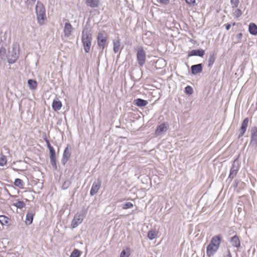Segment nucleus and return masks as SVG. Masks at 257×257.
Segmentation results:
<instances>
[{
  "label": "nucleus",
  "instance_id": "nucleus-1",
  "mask_svg": "<svg viewBox=\"0 0 257 257\" xmlns=\"http://www.w3.org/2000/svg\"><path fill=\"white\" fill-rule=\"evenodd\" d=\"M92 40V32L90 28L85 27L82 32L81 41L85 53L90 52Z\"/></svg>",
  "mask_w": 257,
  "mask_h": 257
},
{
  "label": "nucleus",
  "instance_id": "nucleus-2",
  "mask_svg": "<svg viewBox=\"0 0 257 257\" xmlns=\"http://www.w3.org/2000/svg\"><path fill=\"white\" fill-rule=\"evenodd\" d=\"M35 13L38 23L41 26L44 25L47 20L46 10L43 3L39 1L37 2L35 6Z\"/></svg>",
  "mask_w": 257,
  "mask_h": 257
},
{
  "label": "nucleus",
  "instance_id": "nucleus-3",
  "mask_svg": "<svg viewBox=\"0 0 257 257\" xmlns=\"http://www.w3.org/2000/svg\"><path fill=\"white\" fill-rule=\"evenodd\" d=\"M19 56V46L17 44H14L12 50L9 51L8 62L10 64L15 63Z\"/></svg>",
  "mask_w": 257,
  "mask_h": 257
},
{
  "label": "nucleus",
  "instance_id": "nucleus-4",
  "mask_svg": "<svg viewBox=\"0 0 257 257\" xmlns=\"http://www.w3.org/2000/svg\"><path fill=\"white\" fill-rule=\"evenodd\" d=\"M86 211L83 210L77 212L74 216L71 223L72 228H76L82 223L83 219L86 216Z\"/></svg>",
  "mask_w": 257,
  "mask_h": 257
},
{
  "label": "nucleus",
  "instance_id": "nucleus-5",
  "mask_svg": "<svg viewBox=\"0 0 257 257\" xmlns=\"http://www.w3.org/2000/svg\"><path fill=\"white\" fill-rule=\"evenodd\" d=\"M137 60L140 67H143L146 63V53L142 47L138 48L137 50Z\"/></svg>",
  "mask_w": 257,
  "mask_h": 257
},
{
  "label": "nucleus",
  "instance_id": "nucleus-6",
  "mask_svg": "<svg viewBox=\"0 0 257 257\" xmlns=\"http://www.w3.org/2000/svg\"><path fill=\"white\" fill-rule=\"evenodd\" d=\"M106 41L107 36L106 33L104 31L99 32L97 37V43L101 53H102L105 48Z\"/></svg>",
  "mask_w": 257,
  "mask_h": 257
},
{
  "label": "nucleus",
  "instance_id": "nucleus-7",
  "mask_svg": "<svg viewBox=\"0 0 257 257\" xmlns=\"http://www.w3.org/2000/svg\"><path fill=\"white\" fill-rule=\"evenodd\" d=\"M239 169V162L237 159H235L232 162L228 179L232 180L236 176Z\"/></svg>",
  "mask_w": 257,
  "mask_h": 257
},
{
  "label": "nucleus",
  "instance_id": "nucleus-8",
  "mask_svg": "<svg viewBox=\"0 0 257 257\" xmlns=\"http://www.w3.org/2000/svg\"><path fill=\"white\" fill-rule=\"evenodd\" d=\"M101 185V180L98 178L96 181H94L92 184L91 188L90 191V195L91 196L95 195L99 191Z\"/></svg>",
  "mask_w": 257,
  "mask_h": 257
},
{
  "label": "nucleus",
  "instance_id": "nucleus-9",
  "mask_svg": "<svg viewBox=\"0 0 257 257\" xmlns=\"http://www.w3.org/2000/svg\"><path fill=\"white\" fill-rule=\"evenodd\" d=\"M71 148L70 147V145H67L63 152V156L61 160V163L63 165H65L69 160L71 156Z\"/></svg>",
  "mask_w": 257,
  "mask_h": 257
},
{
  "label": "nucleus",
  "instance_id": "nucleus-10",
  "mask_svg": "<svg viewBox=\"0 0 257 257\" xmlns=\"http://www.w3.org/2000/svg\"><path fill=\"white\" fill-rule=\"evenodd\" d=\"M221 240H222V236L220 234L215 235L211 238V241H210V243H209V244L219 248L220 246Z\"/></svg>",
  "mask_w": 257,
  "mask_h": 257
},
{
  "label": "nucleus",
  "instance_id": "nucleus-11",
  "mask_svg": "<svg viewBox=\"0 0 257 257\" xmlns=\"http://www.w3.org/2000/svg\"><path fill=\"white\" fill-rule=\"evenodd\" d=\"M169 128V125L167 122H163L159 125L156 130L155 134L157 135L161 134L163 132H166Z\"/></svg>",
  "mask_w": 257,
  "mask_h": 257
},
{
  "label": "nucleus",
  "instance_id": "nucleus-12",
  "mask_svg": "<svg viewBox=\"0 0 257 257\" xmlns=\"http://www.w3.org/2000/svg\"><path fill=\"white\" fill-rule=\"evenodd\" d=\"M35 211L34 210H29L26 214L25 223L27 225H30L32 223Z\"/></svg>",
  "mask_w": 257,
  "mask_h": 257
},
{
  "label": "nucleus",
  "instance_id": "nucleus-13",
  "mask_svg": "<svg viewBox=\"0 0 257 257\" xmlns=\"http://www.w3.org/2000/svg\"><path fill=\"white\" fill-rule=\"evenodd\" d=\"M203 64L202 63L193 65L191 67V73L193 75H196L202 71Z\"/></svg>",
  "mask_w": 257,
  "mask_h": 257
},
{
  "label": "nucleus",
  "instance_id": "nucleus-14",
  "mask_svg": "<svg viewBox=\"0 0 257 257\" xmlns=\"http://www.w3.org/2000/svg\"><path fill=\"white\" fill-rule=\"evenodd\" d=\"M232 246L237 248H239L240 247V241L238 236L235 235L229 239Z\"/></svg>",
  "mask_w": 257,
  "mask_h": 257
},
{
  "label": "nucleus",
  "instance_id": "nucleus-15",
  "mask_svg": "<svg viewBox=\"0 0 257 257\" xmlns=\"http://www.w3.org/2000/svg\"><path fill=\"white\" fill-rule=\"evenodd\" d=\"M248 117H246L243 119V120L242 122L240 129V132L238 135V138H240L243 136V135L244 134V133L246 132L247 127L248 126Z\"/></svg>",
  "mask_w": 257,
  "mask_h": 257
},
{
  "label": "nucleus",
  "instance_id": "nucleus-16",
  "mask_svg": "<svg viewBox=\"0 0 257 257\" xmlns=\"http://www.w3.org/2000/svg\"><path fill=\"white\" fill-rule=\"evenodd\" d=\"M205 54V51L203 49H195L193 50L188 52V57H191L193 56H199L202 57Z\"/></svg>",
  "mask_w": 257,
  "mask_h": 257
},
{
  "label": "nucleus",
  "instance_id": "nucleus-17",
  "mask_svg": "<svg viewBox=\"0 0 257 257\" xmlns=\"http://www.w3.org/2000/svg\"><path fill=\"white\" fill-rule=\"evenodd\" d=\"M251 140L250 144H257V127L253 126L251 129Z\"/></svg>",
  "mask_w": 257,
  "mask_h": 257
},
{
  "label": "nucleus",
  "instance_id": "nucleus-18",
  "mask_svg": "<svg viewBox=\"0 0 257 257\" xmlns=\"http://www.w3.org/2000/svg\"><path fill=\"white\" fill-rule=\"evenodd\" d=\"M73 28L69 23H66L64 29V34L65 37H69L71 35Z\"/></svg>",
  "mask_w": 257,
  "mask_h": 257
},
{
  "label": "nucleus",
  "instance_id": "nucleus-19",
  "mask_svg": "<svg viewBox=\"0 0 257 257\" xmlns=\"http://www.w3.org/2000/svg\"><path fill=\"white\" fill-rule=\"evenodd\" d=\"M218 247L212 246L210 244H209L207 246L206 248V254L208 256H211L213 255L218 250Z\"/></svg>",
  "mask_w": 257,
  "mask_h": 257
},
{
  "label": "nucleus",
  "instance_id": "nucleus-20",
  "mask_svg": "<svg viewBox=\"0 0 257 257\" xmlns=\"http://www.w3.org/2000/svg\"><path fill=\"white\" fill-rule=\"evenodd\" d=\"M62 102L58 98L54 99L52 103V108L55 111L59 110L62 107Z\"/></svg>",
  "mask_w": 257,
  "mask_h": 257
},
{
  "label": "nucleus",
  "instance_id": "nucleus-21",
  "mask_svg": "<svg viewBox=\"0 0 257 257\" xmlns=\"http://www.w3.org/2000/svg\"><path fill=\"white\" fill-rule=\"evenodd\" d=\"M85 3L88 7L95 8L98 7L99 0H86Z\"/></svg>",
  "mask_w": 257,
  "mask_h": 257
},
{
  "label": "nucleus",
  "instance_id": "nucleus-22",
  "mask_svg": "<svg viewBox=\"0 0 257 257\" xmlns=\"http://www.w3.org/2000/svg\"><path fill=\"white\" fill-rule=\"evenodd\" d=\"M134 103L137 106L144 107L148 104V102L141 98H137L134 100Z\"/></svg>",
  "mask_w": 257,
  "mask_h": 257
},
{
  "label": "nucleus",
  "instance_id": "nucleus-23",
  "mask_svg": "<svg viewBox=\"0 0 257 257\" xmlns=\"http://www.w3.org/2000/svg\"><path fill=\"white\" fill-rule=\"evenodd\" d=\"M120 47V40L117 38L113 41V50L115 53L118 52Z\"/></svg>",
  "mask_w": 257,
  "mask_h": 257
},
{
  "label": "nucleus",
  "instance_id": "nucleus-24",
  "mask_svg": "<svg viewBox=\"0 0 257 257\" xmlns=\"http://www.w3.org/2000/svg\"><path fill=\"white\" fill-rule=\"evenodd\" d=\"M216 53L214 52H211L209 54V58L208 60V66L211 67L213 65L216 60Z\"/></svg>",
  "mask_w": 257,
  "mask_h": 257
},
{
  "label": "nucleus",
  "instance_id": "nucleus-25",
  "mask_svg": "<svg viewBox=\"0 0 257 257\" xmlns=\"http://www.w3.org/2000/svg\"><path fill=\"white\" fill-rule=\"evenodd\" d=\"M248 31L251 35H256L257 26L254 23H250L248 26Z\"/></svg>",
  "mask_w": 257,
  "mask_h": 257
},
{
  "label": "nucleus",
  "instance_id": "nucleus-26",
  "mask_svg": "<svg viewBox=\"0 0 257 257\" xmlns=\"http://www.w3.org/2000/svg\"><path fill=\"white\" fill-rule=\"evenodd\" d=\"M158 232L154 229L150 230L148 233V237L150 240H153L155 238L157 235Z\"/></svg>",
  "mask_w": 257,
  "mask_h": 257
},
{
  "label": "nucleus",
  "instance_id": "nucleus-27",
  "mask_svg": "<svg viewBox=\"0 0 257 257\" xmlns=\"http://www.w3.org/2000/svg\"><path fill=\"white\" fill-rule=\"evenodd\" d=\"M13 205L18 208L22 209L25 207L26 204L24 202L20 201L19 200H17L13 204Z\"/></svg>",
  "mask_w": 257,
  "mask_h": 257
},
{
  "label": "nucleus",
  "instance_id": "nucleus-28",
  "mask_svg": "<svg viewBox=\"0 0 257 257\" xmlns=\"http://www.w3.org/2000/svg\"><path fill=\"white\" fill-rule=\"evenodd\" d=\"M28 84L29 87L32 89H35L36 88L37 83L36 81L33 79H29L28 81Z\"/></svg>",
  "mask_w": 257,
  "mask_h": 257
},
{
  "label": "nucleus",
  "instance_id": "nucleus-29",
  "mask_svg": "<svg viewBox=\"0 0 257 257\" xmlns=\"http://www.w3.org/2000/svg\"><path fill=\"white\" fill-rule=\"evenodd\" d=\"M130 255V249L129 248H126L122 249L119 257H128Z\"/></svg>",
  "mask_w": 257,
  "mask_h": 257
},
{
  "label": "nucleus",
  "instance_id": "nucleus-30",
  "mask_svg": "<svg viewBox=\"0 0 257 257\" xmlns=\"http://www.w3.org/2000/svg\"><path fill=\"white\" fill-rule=\"evenodd\" d=\"M14 185L16 186H17L20 188H23L24 187V183L22 180L19 178H17L15 180Z\"/></svg>",
  "mask_w": 257,
  "mask_h": 257
},
{
  "label": "nucleus",
  "instance_id": "nucleus-31",
  "mask_svg": "<svg viewBox=\"0 0 257 257\" xmlns=\"http://www.w3.org/2000/svg\"><path fill=\"white\" fill-rule=\"evenodd\" d=\"M9 218L5 216V215H1L0 216V223L2 225H6L9 223Z\"/></svg>",
  "mask_w": 257,
  "mask_h": 257
},
{
  "label": "nucleus",
  "instance_id": "nucleus-32",
  "mask_svg": "<svg viewBox=\"0 0 257 257\" xmlns=\"http://www.w3.org/2000/svg\"><path fill=\"white\" fill-rule=\"evenodd\" d=\"M6 257H20V253L18 251L8 252Z\"/></svg>",
  "mask_w": 257,
  "mask_h": 257
},
{
  "label": "nucleus",
  "instance_id": "nucleus-33",
  "mask_svg": "<svg viewBox=\"0 0 257 257\" xmlns=\"http://www.w3.org/2000/svg\"><path fill=\"white\" fill-rule=\"evenodd\" d=\"M133 207V204L130 202H125L122 204V208L124 209L131 208Z\"/></svg>",
  "mask_w": 257,
  "mask_h": 257
},
{
  "label": "nucleus",
  "instance_id": "nucleus-34",
  "mask_svg": "<svg viewBox=\"0 0 257 257\" xmlns=\"http://www.w3.org/2000/svg\"><path fill=\"white\" fill-rule=\"evenodd\" d=\"M50 163L52 167L57 169L56 158V157H50Z\"/></svg>",
  "mask_w": 257,
  "mask_h": 257
},
{
  "label": "nucleus",
  "instance_id": "nucleus-35",
  "mask_svg": "<svg viewBox=\"0 0 257 257\" xmlns=\"http://www.w3.org/2000/svg\"><path fill=\"white\" fill-rule=\"evenodd\" d=\"M71 184V182L69 181V180H66L63 183V185L62 186V189L63 190H66L67 189V188H69V187L70 186Z\"/></svg>",
  "mask_w": 257,
  "mask_h": 257
},
{
  "label": "nucleus",
  "instance_id": "nucleus-36",
  "mask_svg": "<svg viewBox=\"0 0 257 257\" xmlns=\"http://www.w3.org/2000/svg\"><path fill=\"white\" fill-rule=\"evenodd\" d=\"M80 255V251L77 249H75L71 253L70 257H79Z\"/></svg>",
  "mask_w": 257,
  "mask_h": 257
},
{
  "label": "nucleus",
  "instance_id": "nucleus-37",
  "mask_svg": "<svg viewBox=\"0 0 257 257\" xmlns=\"http://www.w3.org/2000/svg\"><path fill=\"white\" fill-rule=\"evenodd\" d=\"M185 92L188 95L192 94L193 92L192 88L190 86H187L185 88Z\"/></svg>",
  "mask_w": 257,
  "mask_h": 257
},
{
  "label": "nucleus",
  "instance_id": "nucleus-38",
  "mask_svg": "<svg viewBox=\"0 0 257 257\" xmlns=\"http://www.w3.org/2000/svg\"><path fill=\"white\" fill-rule=\"evenodd\" d=\"M239 3V0H230V4L233 9L237 8Z\"/></svg>",
  "mask_w": 257,
  "mask_h": 257
},
{
  "label": "nucleus",
  "instance_id": "nucleus-39",
  "mask_svg": "<svg viewBox=\"0 0 257 257\" xmlns=\"http://www.w3.org/2000/svg\"><path fill=\"white\" fill-rule=\"evenodd\" d=\"M242 15V11L240 9H237L235 10L233 13V16L236 18H238L240 17Z\"/></svg>",
  "mask_w": 257,
  "mask_h": 257
},
{
  "label": "nucleus",
  "instance_id": "nucleus-40",
  "mask_svg": "<svg viewBox=\"0 0 257 257\" xmlns=\"http://www.w3.org/2000/svg\"><path fill=\"white\" fill-rule=\"evenodd\" d=\"M242 37V34L241 33H238L236 35L235 37V40L236 43H239L241 42V39Z\"/></svg>",
  "mask_w": 257,
  "mask_h": 257
},
{
  "label": "nucleus",
  "instance_id": "nucleus-41",
  "mask_svg": "<svg viewBox=\"0 0 257 257\" xmlns=\"http://www.w3.org/2000/svg\"><path fill=\"white\" fill-rule=\"evenodd\" d=\"M7 163V159L5 156L0 158V166H4Z\"/></svg>",
  "mask_w": 257,
  "mask_h": 257
},
{
  "label": "nucleus",
  "instance_id": "nucleus-42",
  "mask_svg": "<svg viewBox=\"0 0 257 257\" xmlns=\"http://www.w3.org/2000/svg\"><path fill=\"white\" fill-rule=\"evenodd\" d=\"M36 0H26L25 4L28 7L33 6Z\"/></svg>",
  "mask_w": 257,
  "mask_h": 257
},
{
  "label": "nucleus",
  "instance_id": "nucleus-43",
  "mask_svg": "<svg viewBox=\"0 0 257 257\" xmlns=\"http://www.w3.org/2000/svg\"><path fill=\"white\" fill-rule=\"evenodd\" d=\"M50 152V157H56L55 150L53 147L49 149Z\"/></svg>",
  "mask_w": 257,
  "mask_h": 257
},
{
  "label": "nucleus",
  "instance_id": "nucleus-44",
  "mask_svg": "<svg viewBox=\"0 0 257 257\" xmlns=\"http://www.w3.org/2000/svg\"><path fill=\"white\" fill-rule=\"evenodd\" d=\"M223 257H232L230 251L229 249H227L226 251L224 253Z\"/></svg>",
  "mask_w": 257,
  "mask_h": 257
},
{
  "label": "nucleus",
  "instance_id": "nucleus-45",
  "mask_svg": "<svg viewBox=\"0 0 257 257\" xmlns=\"http://www.w3.org/2000/svg\"><path fill=\"white\" fill-rule=\"evenodd\" d=\"M44 140H45V142L46 143L47 146L48 148L49 149L50 148H52L53 147L51 145L49 141L47 139V138H44Z\"/></svg>",
  "mask_w": 257,
  "mask_h": 257
},
{
  "label": "nucleus",
  "instance_id": "nucleus-46",
  "mask_svg": "<svg viewBox=\"0 0 257 257\" xmlns=\"http://www.w3.org/2000/svg\"><path fill=\"white\" fill-rule=\"evenodd\" d=\"M187 4L190 5H194L196 1L195 0H185Z\"/></svg>",
  "mask_w": 257,
  "mask_h": 257
},
{
  "label": "nucleus",
  "instance_id": "nucleus-47",
  "mask_svg": "<svg viewBox=\"0 0 257 257\" xmlns=\"http://www.w3.org/2000/svg\"><path fill=\"white\" fill-rule=\"evenodd\" d=\"M158 2L162 4L167 5L169 4V0H158Z\"/></svg>",
  "mask_w": 257,
  "mask_h": 257
},
{
  "label": "nucleus",
  "instance_id": "nucleus-48",
  "mask_svg": "<svg viewBox=\"0 0 257 257\" xmlns=\"http://www.w3.org/2000/svg\"><path fill=\"white\" fill-rule=\"evenodd\" d=\"M6 53V50L5 48H2L0 49V55H4Z\"/></svg>",
  "mask_w": 257,
  "mask_h": 257
},
{
  "label": "nucleus",
  "instance_id": "nucleus-49",
  "mask_svg": "<svg viewBox=\"0 0 257 257\" xmlns=\"http://www.w3.org/2000/svg\"><path fill=\"white\" fill-rule=\"evenodd\" d=\"M233 187L235 188L237 187V186H238V181L237 180H235L234 181V183L233 184Z\"/></svg>",
  "mask_w": 257,
  "mask_h": 257
},
{
  "label": "nucleus",
  "instance_id": "nucleus-50",
  "mask_svg": "<svg viewBox=\"0 0 257 257\" xmlns=\"http://www.w3.org/2000/svg\"><path fill=\"white\" fill-rule=\"evenodd\" d=\"M225 28H226V30L228 31L229 30V29L230 28L231 24H227L225 25Z\"/></svg>",
  "mask_w": 257,
  "mask_h": 257
},
{
  "label": "nucleus",
  "instance_id": "nucleus-51",
  "mask_svg": "<svg viewBox=\"0 0 257 257\" xmlns=\"http://www.w3.org/2000/svg\"><path fill=\"white\" fill-rule=\"evenodd\" d=\"M235 25V23H232V26H234Z\"/></svg>",
  "mask_w": 257,
  "mask_h": 257
}]
</instances>
